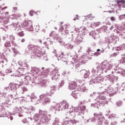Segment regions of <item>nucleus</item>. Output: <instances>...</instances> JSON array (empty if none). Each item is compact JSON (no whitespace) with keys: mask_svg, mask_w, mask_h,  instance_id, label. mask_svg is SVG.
I'll use <instances>...</instances> for the list:
<instances>
[{"mask_svg":"<svg viewBox=\"0 0 125 125\" xmlns=\"http://www.w3.org/2000/svg\"><path fill=\"white\" fill-rule=\"evenodd\" d=\"M111 125H117V122H116V121H115L114 122H111Z\"/></svg>","mask_w":125,"mask_h":125,"instance_id":"27","label":"nucleus"},{"mask_svg":"<svg viewBox=\"0 0 125 125\" xmlns=\"http://www.w3.org/2000/svg\"><path fill=\"white\" fill-rule=\"evenodd\" d=\"M117 4H119V3H122V4H124V3H125V0H119L117 2Z\"/></svg>","mask_w":125,"mask_h":125,"instance_id":"12","label":"nucleus"},{"mask_svg":"<svg viewBox=\"0 0 125 125\" xmlns=\"http://www.w3.org/2000/svg\"><path fill=\"white\" fill-rule=\"evenodd\" d=\"M62 56H64V53H62Z\"/></svg>","mask_w":125,"mask_h":125,"instance_id":"32","label":"nucleus"},{"mask_svg":"<svg viewBox=\"0 0 125 125\" xmlns=\"http://www.w3.org/2000/svg\"><path fill=\"white\" fill-rule=\"evenodd\" d=\"M19 36H20V37H23L24 36V32L23 31H21L19 32L18 33Z\"/></svg>","mask_w":125,"mask_h":125,"instance_id":"14","label":"nucleus"},{"mask_svg":"<svg viewBox=\"0 0 125 125\" xmlns=\"http://www.w3.org/2000/svg\"><path fill=\"white\" fill-rule=\"evenodd\" d=\"M63 59H64V58H61L62 61H63V62H65V64L67 65V64H68V62H67V61H66L65 60H64Z\"/></svg>","mask_w":125,"mask_h":125,"instance_id":"18","label":"nucleus"},{"mask_svg":"<svg viewBox=\"0 0 125 125\" xmlns=\"http://www.w3.org/2000/svg\"><path fill=\"white\" fill-rule=\"evenodd\" d=\"M104 68H103V70H104Z\"/></svg>","mask_w":125,"mask_h":125,"instance_id":"37","label":"nucleus"},{"mask_svg":"<svg viewBox=\"0 0 125 125\" xmlns=\"http://www.w3.org/2000/svg\"><path fill=\"white\" fill-rule=\"evenodd\" d=\"M101 81V80L99 78H98L95 80V82H96V83H100Z\"/></svg>","mask_w":125,"mask_h":125,"instance_id":"23","label":"nucleus"},{"mask_svg":"<svg viewBox=\"0 0 125 125\" xmlns=\"http://www.w3.org/2000/svg\"><path fill=\"white\" fill-rule=\"evenodd\" d=\"M70 122L71 124H76L77 123V121H75V120H70Z\"/></svg>","mask_w":125,"mask_h":125,"instance_id":"19","label":"nucleus"},{"mask_svg":"<svg viewBox=\"0 0 125 125\" xmlns=\"http://www.w3.org/2000/svg\"><path fill=\"white\" fill-rule=\"evenodd\" d=\"M76 87H77V83L76 82H72L69 85V88L71 90L76 89Z\"/></svg>","mask_w":125,"mask_h":125,"instance_id":"3","label":"nucleus"},{"mask_svg":"<svg viewBox=\"0 0 125 125\" xmlns=\"http://www.w3.org/2000/svg\"><path fill=\"white\" fill-rule=\"evenodd\" d=\"M110 20L111 21H115V20H116V19H115V17H111Z\"/></svg>","mask_w":125,"mask_h":125,"instance_id":"22","label":"nucleus"},{"mask_svg":"<svg viewBox=\"0 0 125 125\" xmlns=\"http://www.w3.org/2000/svg\"><path fill=\"white\" fill-rule=\"evenodd\" d=\"M95 55H100V53H98V52H96L95 53Z\"/></svg>","mask_w":125,"mask_h":125,"instance_id":"28","label":"nucleus"},{"mask_svg":"<svg viewBox=\"0 0 125 125\" xmlns=\"http://www.w3.org/2000/svg\"><path fill=\"white\" fill-rule=\"evenodd\" d=\"M69 104L66 102H62L61 103V107L65 110L68 107Z\"/></svg>","mask_w":125,"mask_h":125,"instance_id":"5","label":"nucleus"},{"mask_svg":"<svg viewBox=\"0 0 125 125\" xmlns=\"http://www.w3.org/2000/svg\"><path fill=\"white\" fill-rule=\"evenodd\" d=\"M21 89H22L23 92H25V91H27V90H28V89H27L25 86L21 87Z\"/></svg>","mask_w":125,"mask_h":125,"instance_id":"16","label":"nucleus"},{"mask_svg":"<svg viewBox=\"0 0 125 125\" xmlns=\"http://www.w3.org/2000/svg\"><path fill=\"white\" fill-rule=\"evenodd\" d=\"M109 13H111V11H109Z\"/></svg>","mask_w":125,"mask_h":125,"instance_id":"35","label":"nucleus"},{"mask_svg":"<svg viewBox=\"0 0 125 125\" xmlns=\"http://www.w3.org/2000/svg\"><path fill=\"white\" fill-rule=\"evenodd\" d=\"M116 105H117V106H118L119 107L122 106V105H123V102H122L121 101H119L117 102Z\"/></svg>","mask_w":125,"mask_h":125,"instance_id":"10","label":"nucleus"},{"mask_svg":"<svg viewBox=\"0 0 125 125\" xmlns=\"http://www.w3.org/2000/svg\"><path fill=\"white\" fill-rule=\"evenodd\" d=\"M25 42V39H22L21 40V42Z\"/></svg>","mask_w":125,"mask_h":125,"instance_id":"29","label":"nucleus"},{"mask_svg":"<svg viewBox=\"0 0 125 125\" xmlns=\"http://www.w3.org/2000/svg\"><path fill=\"white\" fill-rule=\"evenodd\" d=\"M68 112H69V114H72V113L75 112V110H74L73 108H68Z\"/></svg>","mask_w":125,"mask_h":125,"instance_id":"11","label":"nucleus"},{"mask_svg":"<svg viewBox=\"0 0 125 125\" xmlns=\"http://www.w3.org/2000/svg\"><path fill=\"white\" fill-rule=\"evenodd\" d=\"M55 29H57V28L56 27Z\"/></svg>","mask_w":125,"mask_h":125,"instance_id":"38","label":"nucleus"},{"mask_svg":"<svg viewBox=\"0 0 125 125\" xmlns=\"http://www.w3.org/2000/svg\"><path fill=\"white\" fill-rule=\"evenodd\" d=\"M98 99H99V100H105L106 98L104 96L100 95L98 97Z\"/></svg>","mask_w":125,"mask_h":125,"instance_id":"9","label":"nucleus"},{"mask_svg":"<svg viewBox=\"0 0 125 125\" xmlns=\"http://www.w3.org/2000/svg\"><path fill=\"white\" fill-rule=\"evenodd\" d=\"M63 30H64V28L63 27V26H61L59 30L60 32H62Z\"/></svg>","mask_w":125,"mask_h":125,"instance_id":"20","label":"nucleus"},{"mask_svg":"<svg viewBox=\"0 0 125 125\" xmlns=\"http://www.w3.org/2000/svg\"><path fill=\"white\" fill-rule=\"evenodd\" d=\"M43 113H44V114H45V113H46V112L44 111Z\"/></svg>","mask_w":125,"mask_h":125,"instance_id":"34","label":"nucleus"},{"mask_svg":"<svg viewBox=\"0 0 125 125\" xmlns=\"http://www.w3.org/2000/svg\"><path fill=\"white\" fill-rule=\"evenodd\" d=\"M100 116H101V115H100V114H94L95 119H96V118H100Z\"/></svg>","mask_w":125,"mask_h":125,"instance_id":"17","label":"nucleus"},{"mask_svg":"<svg viewBox=\"0 0 125 125\" xmlns=\"http://www.w3.org/2000/svg\"><path fill=\"white\" fill-rule=\"evenodd\" d=\"M120 62L121 63H122L123 64H124V63H125V57H123L121 60Z\"/></svg>","mask_w":125,"mask_h":125,"instance_id":"15","label":"nucleus"},{"mask_svg":"<svg viewBox=\"0 0 125 125\" xmlns=\"http://www.w3.org/2000/svg\"><path fill=\"white\" fill-rule=\"evenodd\" d=\"M54 93V89H51V93H50V95H52Z\"/></svg>","mask_w":125,"mask_h":125,"instance_id":"25","label":"nucleus"},{"mask_svg":"<svg viewBox=\"0 0 125 125\" xmlns=\"http://www.w3.org/2000/svg\"><path fill=\"white\" fill-rule=\"evenodd\" d=\"M80 90L81 91H82V92H84V91H85V90H86V87H85V86H84V84H83L80 88Z\"/></svg>","mask_w":125,"mask_h":125,"instance_id":"6","label":"nucleus"},{"mask_svg":"<svg viewBox=\"0 0 125 125\" xmlns=\"http://www.w3.org/2000/svg\"><path fill=\"white\" fill-rule=\"evenodd\" d=\"M65 35H67V34H69V30L67 29H65L64 30Z\"/></svg>","mask_w":125,"mask_h":125,"instance_id":"24","label":"nucleus"},{"mask_svg":"<svg viewBox=\"0 0 125 125\" xmlns=\"http://www.w3.org/2000/svg\"><path fill=\"white\" fill-rule=\"evenodd\" d=\"M80 73L81 75H83L84 74V79H87L88 78V72L86 71L85 70H82L80 71Z\"/></svg>","mask_w":125,"mask_h":125,"instance_id":"4","label":"nucleus"},{"mask_svg":"<svg viewBox=\"0 0 125 125\" xmlns=\"http://www.w3.org/2000/svg\"><path fill=\"white\" fill-rule=\"evenodd\" d=\"M22 25L23 28H26L27 29H32V28H33V23L31 22H28L27 21H23Z\"/></svg>","mask_w":125,"mask_h":125,"instance_id":"1","label":"nucleus"},{"mask_svg":"<svg viewBox=\"0 0 125 125\" xmlns=\"http://www.w3.org/2000/svg\"><path fill=\"white\" fill-rule=\"evenodd\" d=\"M79 20V16L78 15H77L76 16H75V19H74V20Z\"/></svg>","mask_w":125,"mask_h":125,"instance_id":"26","label":"nucleus"},{"mask_svg":"<svg viewBox=\"0 0 125 125\" xmlns=\"http://www.w3.org/2000/svg\"><path fill=\"white\" fill-rule=\"evenodd\" d=\"M10 40L12 42V43H14V42H13L14 41V40H15V38L13 37V36H11L10 38Z\"/></svg>","mask_w":125,"mask_h":125,"instance_id":"13","label":"nucleus"},{"mask_svg":"<svg viewBox=\"0 0 125 125\" xmlns=\"http://www.w3.org/2000/svg\"><path fill=\"white\" fill-rule=\"evenodd\" d=\"M75 94V92H73L72 95H74Z\"/></svg>","mask_w":125,"mask_h":125,"instance_id":"33","label":"nucleus"},{"mask_svg":"<svg viewBox=\"0 0 125 125\" xmlns=\"http://www.w3.org/2000/svg\"><path fill=\"white\" fill-rule=\"evenodd\" d=\"M29 14H30V16H34V11H31L29 13Z\"/></svg>","mask_w":125,"mask_h":125,"instance_id":"21","label":"nucleus"},{"mask_svg":"<svg viewBox=\"0 0 125 125\" xmlns=\"http://www.w3.org/2000/svg\"><path fill=\"white\" fill-rule=\"evenodd\" d=\"M41 99H44L43 104H46V103H50V99L46 96L45 94H42L40 96Z\"/></svg>","mask_w":125,"mask_h":125,"instance_id":"2","label":"nucleus"},{"mask_svg":"<svg viewBox=\"0 0 125 125\" xmlns=\"http://www.w3.org/2000/svg\"><path fill=\"white\" fill-rule=\"evenodd\" d=\"M34 47H35V45L33 44H29L27 46V48L28 49H29V50H32V49H33V48H34Z\"/></svg>","mask_w":125,"mask_h":125,"instance_id":"8","label":"nucleus"},{"mask_svg":"<svg viewBox=\"0 0 125 125\" xmlns=\"http://www.w3.org/2000/svg\"><path fill=\"white\" fill-rule=\"evenodd\" d=\"M4 45L5 47H10V46H11V44H10V42H5Z\"/></svg>","mask_w":125,"mask_h":125,"instance_id":"7","label":"nucleus"},{"mask_svg":"<svg viewBox=\"0 0 125 125\" xmlns=\"http://www.w3.org/2000/svg\"><path fill=\"white\" fill-rule=\"evenodd\" d=\"M124 16H125V14H124Z\"/></svg>","mask_w":125,"mask_h":125,"instance_id":"36","label":"nucleus"},{"mask_svg":"<svg viewBox=\"0 0 125 125\" xmlns=\"http://www.w3.org/2000/svg\"><path fill=\"white\" fill-rule=\"evenodd\" d=\"M97 51H100V49H98L97 50Z\"/></svg>","mask_w":125,"mask_h":125,"instance_id":"31","label":"nucleus"},{"mask_svg":"<svg viewBox=\"0 0 125 125\" xmlns=\"http://www.w3.org/2000/svg\"><path fill=\"white\" fill-rule=\"evenodd\" d=\"M70 48H73V45H70Z\"/></svg>","mask_w":125,"mask_h":125,"instance_id":"30","label":"nucleus"}]
</instances>
